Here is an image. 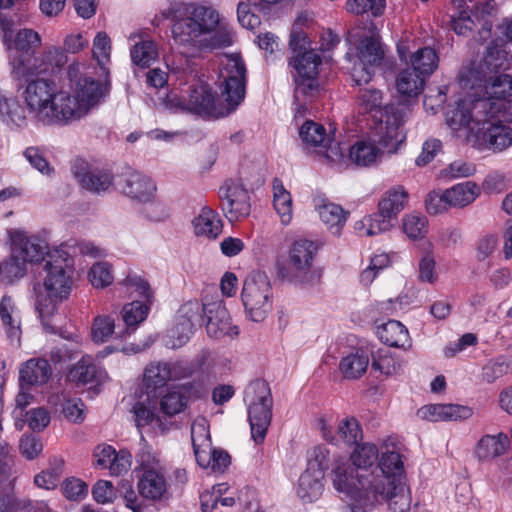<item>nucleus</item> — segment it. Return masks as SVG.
<instances>
[{
    "label": "nucleus",
    "instance_id": "f257e3e1",
    "mask_svg": "<svg viewBox=\"0 0 512 512\" xmlns=\"http://www.w3.org/2000/svg\"><path fill=\"white\" fill-rule=\"evenodd\" d=\"M479 90L461 99L446 113V122L459 138L478 149L503 151L512 144V76L488 75Z\"/></svg>",
    "mask_w": 512,
    "mask_h": 512
},
{
    "label": "nucleus",
    "instance_id": "f03ea898",
    "mask_svg": "<svg viewBox=\"0 0 512 512\" xmlns=\"http://www.w3.org/2000/svg\"><path fill=\"white\" fill-rule=\"evenodd\" d=\"M161 14L164 19L174 20V43L180 53L187 57H196L201 51L232 44V32L227 22L212 5L174 3Z\"/></svg>",
    "mask_w": 512,
    "mask_h": 512
},
{
    "label": "nucleus",
    "instance_id": "7ed1b4c3",
    "mask_svg": "<svg viewBox=\"0 0 512 512\" xmlns=\"http://www.w3.org/2000/svg\"><path fill=\"white\" fill-rule=\"evenodd\" d=\"M44 265L43 286L36 290L35 307L46 330L54 331L50 319L67 300L73 285V259L63 249L55 250Z\"/></svg>",
    "mask_w": 512,
    "mask_h": 512
},
{
    "label": "nucleus",
    "instance_id": "20e7f679",
    "mask_svg": "<svg viewBox=\"0 0 512 512\" xmlns=\"http://www.w3.org/2000/svg\"><path fill=\"white\" fill-rule=\"evenodd\" d=\"M398 119L388 115L386 121L371 124L369 135L350 147V160L357 166L367 167L375 164L385 152L396 153L405 140Z\"/></svg>",
    "mask_w": 512,
    "mask_h": 512
},
{
    "label": "nucleus",
    "instance_id": "39448f33",
    "mask_svg": "<svg viewBox=\"0 0 512 512\" xmlns=\"http://www.w3.org/2000/svg\"><path fill=\"white\" fill-rule=\"evenodd\" d=\"M21 97L33 119L43 126H65L63 90L49 79L27 81Z\"/></svg>",
    "mask_w": 512,
    "mask_h": 512
},
{
    "label": "nucleus",
    "instance_id": "423d86ee",
    "mask_svg": "<svg viewBox=\"0 0 512 512\" xmlns=\"http://www.w3.org/2000/svg\"><path fill=\"white\" fill-rule=\"evenodd\" d=\"M350 455L351 464L339 463L333 470V486L336 491L346 498L362 499L360 475L371 474V468L379 458L377 446L370 442L354 445Z\"/></svg>",
    "mask_w": 512,
    "mask_h": 512
},
{
    "label": "nucleus",
    "instance_id": "0eeeda50",
    "mask_svg": "<svg viewBox=\"0 0 512 512\" xmlns=\"http://www.w3.org/2000/svg\"><path fill=\"white\" fill-rule=\"evenodd\" d=\"M307 45V37L303 32L291 35L290 47L293 55L289 64L295 70L293 75L295 82L294 96L297 101L301 97L312 94L318 87L317 76L322 60L315 51L307 50Z\"/></svg>",
    "mask_w": 512,
    "mask_h": 512
},
{
    "label": "nucleus",
    "instance_id": "6e6552de",
    "mask_svg": "<svg viewBox=\"0 0 512 512\" xmlns=\"http://www.w3.org/2000/svg\"><path fill=\"white\" fill-rule=\"evenodd\" d=\"M71 90H63L65 126L81 120L96 109L108 96L110 84L89 77L79 80Z\"/></svg>",
    "mask_w": 512,
    "mask_h": 512
},
{
    "label": "nucleus",
    "instance_id": "1a4fd4ad",
    "mask_svg": "<svg viewBox=\"0 0 512 512\" xmlns=\"http://www.w3.org/2000/svg\"><path fill=\"white\" fill-rule=\"evenodd\" d=\"M248 407L251 437L255 443L264 441L272 418V397L268 384L262 380L251 382L244 391Z\"/></svg>",
    "mask_w": 512,
    "mask_h": 512
},
{
    "label": "nucleus",
    "instance_id": "9d476101",
    "mask_svg": "<svg viewBox=\"0 0 512 512\" xmlns=\"http://www.w3.org/2000/svg\"><path fill=\"white\" fill-rule=\"evenodd\" d=\"M241 301L247 319L263 322L273 307V289L269 278L260 272L250 274L243 283Z\"/></svg>",
    "mask_w": 512,
    "mask_h": 512
},
{
    "label": "nucleus",
    "instance_id": "9b49d317",
    "mask_svg": "<svg viewBox=\"0 0 512 512\" xmlns=\"http://www.w3.org/2000/svg\"><path fill=\"white\" fill-rule=\"evenodd\" d=\"M219 82L222 100L233 113L243 102L246 93V67L239 55H224L220 58Z\"/></svg>",
    "mask_w": 512,
    "mask_h": 512
},
{
    "label": "nucleus",
    "instance_id": "f8f14e48",
    "mask_svg": "<svg viewBox=\"0 0 512 512\" xmlns=\"http://www.w3.org/2000/svg\"><path fill=\"white\" fill-rule=\"evenodd\" d=\"M511 58L506 44L493 41L487 47L483 61L462 68L459 74L461 87L474 88L476 84H481L488 75H498L499 70L509 68Z\"/></svg>",
    "mask_w": 512,
    "mask_h": 512
},
{
    "label": "nucleus",
    "instance_id": "ddd939ff",
    "mask_svg": "<svg viewBox=\"0 0 512 512\" xmlns=\"http://www.w3.org/2000/svg\"><path fill=\"white\" fill-rule=\"evenodd\" d=\"M404 464L400 453L394 445H384L379 457L378 466L372 469L371 474L360 475V489L366 490L373 486H382L403 481Z\"/></svg>",
    "mask_w": 512,
    "mask_h": 512
},
{
    "label": "nucleus",
    "instance_id": "4468645a",
    "mask_svg": "<svg viewBox=\"0 0 512 512\" xmlns=\"http://www.w3.org/2000/svg\"><path fill=\"white\" fill-rule=\"evenodd\" d=\"M384 57V50L377 32L365 36L360 41L351 76L357 85L367 84L374 75V68L379 66Z\"/></svg>",
    "mask_w": 512,
    "mask_h": 512
},
{
    "label": "nucleus",
    "instance_id": "2eb2a0df",
    "mask_svg": "<svg viewBox=\"0 0 512 512\" xmlns=\"http://www.w3.org/2000/svg\"><path fill=\"white\" fill-rule=\"evenodd\" d=\"M188 112L214 118L226 117L232 113L223 101L216 103L215 95L208 84L196 83L185 89Z\"/></svg>",
    "mask_w": 512,
    "mask_h": 512
},
{
    "label": "nucleus",
    "instance_id": "dca6fc26",
    "mask_svg": "<svg viewBox=\"0 0 512 512\" xmlns=\"http://www.w3.org/2000/svg\"><path fill=\"white\" fill-rule=\"evenodd\" d=\"M361 501L365 505L374 506L380 499L386 500L393 512H408L411 507V493L409 487L403 482L373 486L363 490ZM360 501V499H358Z\"/></svg>",
    "mask_w": 512,
    "mask_h": 512
},
{
    "label": "nucleus",
    "instance_id": "f3484780",
    "mask_svg": "<svg viewBox=\"0 0 512 512\" xmlns=\"http://www.w3.org/2000/svg\"><path fill=\"white\" fill-rule=\"evenodd\" d=\"M219 199L222 211L230 223L240 221L250 215V197L243 185L234 181H226L219 189Z\"/></svg>",
    "mask_w": 512,
    "mask_h": 512
},
{
    "label": "nucleus",
    "instance_id": "a211bd4d",
    "mask_svg": "<svg viewBox=\"0 0 512 512\" xmlns=\"http://www.w3.org/2000/svg\"><path fill=\"white\" fill-rule=\"evenodd\" d=\"M357 107L360 113L370 114L372 124L377 121H386L388 115L399 118V130L405 122V113L403 109L393 105H383V93L375 88L361 89L357 96Z\"/></svg>",
    "mask_w": 512,
    "mask_h": 512
},
{
    "label": "nucleus",
    "instance_id": "6ab92c4d",
    "mask_svg": "<svg viewBox=\"0 0 512 512\" xmlns=\"http://www.w3.org/2000/svg\"><path fill=\"white\" fill-rule=\"evenodd\" d=\"M190 374V367L182 361L152 362L144 370L143 383L147 390L154 391L169 381L180 380Z\"/></svg>",
    "mask_w": 512,
    "mask_h": 512
},
{
    "label": "nucleus",
    "instance_id": "aec40b11",
    "mask_svg": "<svg viewBox=\"0 0 512 512\" xmlns=\"http://www.w3.org/2000/svg\"><path fill=\"white\" fill-rule=\"evenodd\" d=\"M202 312L206 319V330L209 336L220 339L238 335V327L231 324V317L221 299L204 302Z\"/></svg>",
    "mask_w": 512,
    "mask_h": 512
},
{
    "label": "nucleus",
    "instance_id": "412c9836",
    "mask_svg": "<svg viewBox=\"0 0 512 512\" xmlns=\"http://www.w3.org/2000/svg\"><path fill=\"white\" fill-rule=\"evenodd\" d=\"M317 426L323 439L335 446L352 447L362 440V429L354 417H346L340 420L334 431L325 418L318 420Z\"/></svg>",
    "mask_w": 512,
    "mask_h": 512
},
{
    "label": "nucleus",
    "instance_id": "4be33fe9",
    "mask_svg": "<svg viewBox=\"0 0 512 512\" xmlns=\"http://www.w3.org/2000/svg\"><path fill=\"white\" fill-rule=\"evenodd\" d=\"M14 257H20L27 263H36L44 259L48 253L47 242L37 235H27L23 230L8 231Z\"/></svg>",
    "mask_w": 512,
    "mask_h": 512
},
{
    "label": "nucleus",
    "instance_id": "5701e85b",
    "mask_svg": "<svg viewBox=\"0 0 512 512\" xmlns=\"http://www.w3.org/2000/svg\"><path fill=\"white\" fill-rule=\"evenodd\" d=\"M318 252V246L314 241L298 239L293 242L288 253L289 271H281L286 278H299L306 275L312 268Z\"/></svg>",
    "mask_w": 512,
    "mask_h": 512
},
{
    "label": "nucleus",
    "instance_id": "b1692460",
    "mask_svg": "<svg viewBox=\"0 0 512 512\" xmlns=\"http://www.w3.org/2000/svg\"><path fill=\"white\" fill-rule=\"evenodd\" d=\"M13 26L14 22L0 12V32L7 49H15L17 53H34L41 43L39 34L32 29H22L13 38Z\"/></svg>",
    "mask_w": 512,
    "mask_h": 512
},
{
    "label": "nucleus",
    "instance_id": "393cba45",
    "mask_svg": "<svg viewBox=\"0 0 512 512\" xmlns=\"http://www.w3.org/2000/svg\"><path fill=\"white\" fill-rule=\"evenodd\" d=\"M202 305L197 301H189L179 309V323L171 330L166 345L175 349L184 345L192 334L194 324L198 320Z\"/></svg>",
    "mask_w": 512,
    "mask_h": 512
},
{
    "label": "nucleus",
    "instance_id": "a878e982",
    "mask_svg": "<svg viewBox=\"0 0 512 512\" xmlns=\"http://www.w3.org/2000/svg\"><path fill=\"white\" fill-rule=\"evenodd\" d=\"M120 191L129 199L137 202H148L156 196L155 182L147 175L131 171L123 176Z\"/></svg>",
    "mask_w": 512,
    "mask_h": 512
},
{
    "label": "nucleus",
    "instance_id": "bb28decb",
    "mask_svg": "<svg viewBox=\"0 0 512 512\" xmlns=\"http://www.w3.org/2000/svg\"><path fill=\"white\" fill-rule=\"evenodd\" d=\"M73 174L83 189L97 195L106 193L113 184V176L106 170L79 165L74 167Z\"/></svg>",
    "mask_w": 512,
    "mask_h": 512
},
{
    "label": "nucleus",
    "instance_id": "cd10ccee",
    "mask_svg": "<svg viewBox=\"0 0 512 512\" xmlns=\"http://www.w3.org/2000/svg\"><path fill=\"white\" fill-rule=\"evenodd\" d=\"M420 419L432 422L465 420L472 416V409L456 404H429L417 411Z\"/></svg>",
    "mask_w": 512,
    "mask_h": 512
},
{
    "label": "nucleus",
    "instance_id": "c85d7f7f",
    "mask_svg": "<svg viewBox=\"0 0 512 512\" xmlns=\"http://www.w3.org/2000/svg\"><path fill=\"white\" fill-rule=\"evenodd\" d=\"M493 0H453L456 9L472 11L474 17L482 23L479 30L480 40H487L492 30Z\"/></svg>",
    "mask_w": 512,
    "mask_h": 512
},
{
    "label": "nucleus",
    "instance_id": "c756f323",
    "mask_svg": "<svg viewBox=\"0 0 512 512\" xmlns=\"http://www.w3.org/2000/svg\"><path fill=\"white\" fill-rule=\"evenodd\" d=\"M139 494L151 501L164 499L168 495L169 483L164 471H148L141 474L137 484Z\"/></svg>",
    "mask_w": 512,
    "mask_h": 512
},
{
    "label": "nucleus",
    "instance_id": "7c9ffc66",
    "mask_svg": "<svg viewBox=\"0 0 512 512\" xmlns=\"http://www.w3.org/2000/svg\"><path fill=\"white\" fill-rule=\"evenodd\" d=\"M193 230L197 237L214 240L223 229V222L217 212L209 207H203L192 221Z\"/></svg>",
    "mask_w": 512,
    "mask_h": 512
},
{
    "label": "nucleus",
    "instance_id": "2f4dec72",
    "mask_svg": "<svg viewBox=\"0 0 512 512\" xmlns=\"http://www.w3.org/2000/svg\"><path fill=\"white\" fill-rule=\"evenodd\" d=\"M321 222L326 226L328 231L339 237L346 224L349 212L345 211L340 205L322 200L316 205Z\"/></svg>",
    "mask_w": 512,
    "mask_h": 512
},
{
    "label": "nucleus",
    "instance_id": "473e14b6",
    "mask_svg": "<svg viewBox=\"0 0 512 512\" xmlns=\"http://www.w3.org/2000/svg\"><path fill=\"white\" fill-rule=\"evenodd\" d=\"M0 318L10 343L19 346L22 333L21 320L19 311L9 296H3L0 301Z\"/></svg>",
    "mask_w": 512,
    "mask_h": 512
},
{
    "label": "nucleus",
    "instance_id": "72a5a7b5",
    "mask_svg": "<svg viewBox=\"0 0 512 512\" xmlns=\"http://www.w3.org/2000/svg\"><path fill=\"white\" fill-rule=\"evenodd\" d=\"M67 377L76 384L98 383L106 377V373L91 356L86 355L69 370Z\"/></svg>",
    "mask_w": 512,
    "mask_h": 512
},
{
    "label": "nucleus",
    "instance_id": "f704fd0d",
    "mask_svg": "<svg viewBox=\"0 0 512 512\" xmlns=\"http://www.w3.org/2000/svg\"><path fill=\"white\" fill-rule=\"evenodd\" d=\"M508 445L509 439L506 434H487L478 440L474 448V456L479 461H489L504 454Z\"/></svg>",
    "mask_w": 512,
    "mask_h": 512
},
{
    "label": "nucleus",
    "instance_id": "c9c22d12",
    "mask_svg": "<svg viewBox=\"0 0 512 512\" xmlns=\"http://www.w3.org/2000/svg\"><path fill=\"white\" fill-rule=\"evenodd\" d=\"M324 476L320 469H306L299 477L297 495L303 502H314L322 494Z\"/></svg>",
    "mask_w": 512,
    "mask_h": 512
},
{
    "label": "nucleus",
    "instance_id": "e433bc0d",
    "mask_svg": "<svg viewBox=\"0 0 512 512\" xmlns=\"http://www.w3.org/2000/svg\"><path fill=\"white\" fill-rule=\"evenodd\" d=\"M133 414L136 427L141 430L149 428L151 430L164 431L163 423L156 413V403L147 397L145 400L138 401L133 406Z\"/></svg>",
    "mask_w": 512,
    "mask_h": 512
},
{
    "label": "nucleus",
    "instance_id": "4c0bfd02",
    "mask_svg": "<svg viewBox=\"0 0 512 512\" xmlns=\"http://www.w3.org/2000/svg\"><path fill=\"white\" fill-rule=\"evenodd\" d=\"M9 65L11 75L16 80L46 72V67H43L40 57H35L34 53H17L10 57Z\"/></svg>",
    "mask_w": 512,
    "mask_h": 512
},
{
    "label": "nucleus",
    "instance_id": "58836bf2",
    "mask_svg": "<svg viewBox=\"0 0 512 512\" xmlns=\"http://www.w3.org/2000/svg\"><path fill=\"white\" fill-rule=\"evenodd\" d=\"M369 351L358 348L344 356L339 364V370L344 378L357 379L367 370L370 357Z\"/></svg>",
    "mask_w": 512,
    "mask_h": 512
},
{
    "label": "nucleus",
    "instance_id": "ea45409f",
    "mask_svg": "<svg viewBox=\"0 0 512 512\" xmlns=\"http://www.w3.org/2000/svg\"><path fill=\"white\" fill-rule=\"evenodd\" d=\"M446 190V200L451 208H463L473 203L480 195V187L473 181L453 185Z\"/></svg>",
    "mask_w": 512,
    "mask_h": 512
},
{
    "label": "nucleus",
    "instance_id": "a19ab883",
    "mask_svg": "<svg viewBox=\"0 0 512 512\" xmlns=\"http://www.w3.org/2000/svg\"><path fill=\"white\" fill-rule=\"evenodd\" d=\"M25 108L17 98L0 90V120L7 125L21 127L26 123Z\"/></svg>",
    "mask_w": 512,
    "mask_h": 512
},
{
    "label": "nucleus",
    "instance_id": "79ce46f5",
    "mask_svg": "<svg viewBox=\"0 0 512 512\" xmlns=\"http://www.w3.org/2000/svg\"><path fill=\"white\" fill-rule=\"evenodd\" d=\"M273 189V207L280 222L288 226L293 219V200L290 192L284 187L283 182L275 178L272 184Z\"/></svg>",
    "mask_w": 512,
    "mask_h": 512
},
{
    "label": "nucleus",
    "instance_id": "37998d69",
    "mask_svg": "<svg viewBox=\"0 0 512 512\" xmlns=\"http://www.w3.org/2000/svg\"><path fill=\"white\" fill-rule=\"evenodd\" d=\"M408 199L409 194L403 186H394L383 194L378 208L396 221L398 214L407 205Z\"/></svg>",
    "mask_w": 512,
    "mask_h": 512
},
{
    "label": "nucleus",
    "instance_id": "c03bdc74",
    "mask_svg": "<svg viewBox=\"0 0 512 512\" xmlns=\"http://www.w3.org/2000/svg\"><path fill=\"white\" fill-rule=\"evenodd\" d=\"M151 304L152 302L145 300H134L122 307L121 317L126 325L125 334L134 332L136 327L146 320Z\"/></svg>",
    "mask_w": 512,
    "mask_h": 512
},
{
    "label": "nucleus",
    "instance_id": "a18cd8bd",
    "mask_svg": "<svg viewBox=\"0 0 512 512\" xmlns=\"http://www.w3.org/2000/svg\"><path fill=\"white\" fill-rule=\"evenodd\" d=\"M50 375L51 367L45 359H30L20 368V380L28 385L44 384Z\"/></svg>",
    "mask_w": 512,
    "mask_h": 512
},
{
    "label": "nucleus",
    "instance_id": "49530a36",
    "mask_svg": "<svg viewBox=\"0 0 512 512\" xmlns=\"http://www.w3.org/2000/svg\"><path fill=\"white\" fill-rule=\"evenodd\" d=\"M379 339L391 347H405L409 344L407 328L399 321L389 320L377 329Z\"/></svg>",
    "mask_w": 512,
    "mask_h": 512
},
{
    "label": "nucleus",
    "instance_id": "de8ad7c7",
    "mask_svg": "<svg viewBox=\"0 0 512 512\" xmlns=\"http://www.w3.org/2000/svg\"><path fill=\"white\" fill-rule=\"evenodd\" d=\"M425 78L413 68L403 69L396 78V89L399 94L406 97L418 96L424 88Z\"/></svg>",
    "mask_w": 512,
    "mask_h": 512
},
{
    "label": "nucleus",
    "instance_id": "09e8293b",
    "mask_svg": "<svg viewBox=\"0 0 512 512\" xmlns=\"http://www.w3.org/2000/svg\"><path fill=\"white\" fill-rule=\"evenodd\" d=\"M438 61L435 50L430 47H424L411 55L410 67L426 79L436 70Z\"/></svg>",
    "mask_w": 512,
    "mask_h": 512
},
{
    "label": "nucleus",
    "instance_id": "8fccbe9b",
    "mask_svg": "<svg viewBox=\"0 0 512 512\" xmlns=\"http://www.w3.org/2000/svg\"><path fill=\"white\" fill-rule=\"evenodd\" d=\"M299 136L306 147H327L330 142L325 128L313 121H306L300 127Z\"/></svg>",
    "mask_w": 512,
    "mask_h": 512
},
{
    "label": "nucleus",
    "instance_id": "3c124183",
    "mask_svg": "<svg viewBox=\"0 0 512 512\" xmlns=\"http://www.w3.org/2000/svg\"><path fill=\"white\" fill-rule=\"evenodd\" d=\"M140 445L141 447L136 455V462L142 472L141 474H145L148 471H164L165 469L158 453L147 443L142 435Z\"/></svg>",
    "mask_w": 512,
    "mask_h": 512
},
{
    "label": "nucleus",
    "instance_id": "603ef678",
    "mask_svg": "<svg viewBox=\"0 0 512 512\" xmlns=\"http://www.w3.org/2000/svg\"><path fill=\"white\" fill-rule=\"evenodd\" d=\"M429 229L426 216L418 213H409L402 218V230L410 240L424 238Z\"/></svg>",
    "mask_w": 512,
    "mask_h": 512
},
{
    "label": "nucleus",
    "instance_id": "864d4df0",
    "mask_svg": "<svg viewBox=\"0 0 512 512\" xmlns=\"http://www.w3.org/2000/svg\"><path fill=\"white\" fill-rule=\"evenodd\" d=\"M196 461L203 468H210L213 472H222L229 465L230 457L228 453L211 447L207 451L197 452Z\"/></svg>",
    "mask_w": 512,
    "mask_h": 512
},
{
    "label": "nucleus",
    "instance_id": "5fc2aeb1",
    "mask_svg": "<svg viewBox=\"0 0 512 512\" xmlns=\"http://www.w3.org/2000/svg\"><path fill=\"white\" fill-rule=\"evenodd\" d=\"M121 284L130 296L138 297V300L153 302L154 294L149 283L137 274H129Z\"/></svg>",
    "mask_w": 512,
    "mask_h": 512
},
{
    "label": "nucleus",
    "instance_id": "6e6d98bb",
    "mask_svg": "<svg viewBox=\"0 0 512 512\" xmlns=\"http://www.w3.org/2000/svg\"><path fill=\"white\" fill-rule=\"evenodd\" d=\"M191 440L194 448L195 458H197V452L207 451L212 447L209 427L205 418H197L192 423Z\"/></svg>",
    "mask_w": 512,
    "mask_h": 512
},
{
    "label": "nucleus",
    "instance_id": "4d7b16f0",
    "mask_svg": "<svg viewBox=\"0 0 512 512\" xmlns=\"http://www.w3.org/2000/svg\"><path fill=\"white\" fill-rule=\"evenodd\" d=\"M451 26L456 34L467 36L474 30H477V33L479 34V30L482 28V23L474 17L472 11L458 9V16L452 17ZM478 40L481 41L479 37Z\"/></svg>",
    "mask_w": 512,
    "mask_h": 512
},
{
    "label": "nucleus",
    "instance_id": "13d9d810",
    "mask_svg": "<svg viewBox=\"0 0 512 512\" xmlns=\"http://www.w3.org/2000/svg\"><path fill=\"white\" fill-rule=\"evenodd\" d=\"M386 7V0H347L345 9L353 15L370 12L372 16H381Z\"/></svg>",
    "mask_w": 512,
    "mask_h": 512
},
{
    "label": "nucleus",
    "instance_id": "bf43d9fd",
    "mask_svg": "<svg viewBox=\"0 0 512 512\" xmlns=\"http://www.w3.org/2000/svg\"><path fill=\"white\" fill-rule=\"evenodd\" d=\"M157 56L158 51L156 45L150 40H143L136 43L131 49V59L138 66H149L156 60Z\"/></svg>",
    "mask_w": 512,
    "mask_h": 512
},
{
    "label": "nucleus",
    "instance_id": "052dcab7",
    "mask_svg": "<svg viewBox=\"0 0 512 512\" xmlns=\"http://www.w3.org/2000/svg\"><path fill=\"white\" fill-rule=\"evenodd\" d=\"M161 411L167 416H173L182 412L187 406V397L184 393L168 391L159 402Z\"/></svg>",
    "mask_w": 512,
    "mask_h": 512
},
{
    "label": "nucleus",
    "instance_id": "680f3d73",
    "mask_svg": "<svg viewBox=\"0 0 512 512\" xmlns=\"http://www.w3.org/2000/svg\"><path fill=\"white\" fill-rule=\"evenodd\" d=\"M371 367L382 374L392 375L401 368V364L396 361L388 349H379L372 355Z\"/></svg>",
    "mask_w": 512,
    "mask_h": 512
},
{
    "label": "nucleus",
    "instance_id": "e2e57ef3",
    "mask_svg": "<svg viewBox=\"0 0 512 512\" xmlns=\"http://www.w3.org/2000/svg\"><path fill=\"white\" fill-rule=\"evenodd\" d=\"M115 320L109 315H98L92 324V338L97 343L106 342L114 333Z\"/></svg>",
    "mask_w": 512,
    "mask_h": 512
},
{
    "label": "nucleus",
    "instance_id": "0e129e2a",
    "mask_svg": "<svg viewBox=\"0 0 512 512\" xmlns=\"http://www.w3.org/2000/svg\"><path fill=\"white\" fill-rule=\"evenodd\" d=\"M26 263L19 256L14 257L11 248L10 256L1 264V277L4 281L11 282L14 279L21 278L26 274Z\"/></svg>",
    "mask_w": 512,
    "mask_h": 512
},
{
    "label": "nucleus",
    "instance_id": "69168bd1",
    "mask_svg": "<svg viewBox=\"0 0 512 512\" xmlns=\"http://www.w3.org/2000/svg\"><path fill=\"white\" fill-rule=\"evenodd\" d=\"M439 274L436 270V260L432 252H426L419 260L418 279L423 283L435 284Z\"/></svg>",
    "mask_w": 512,
    "mask_h": 512
},
{
    "label": "nucleus",
    "instance_id": "338daca9",
    "mask_svg": "<svg viewBox=\"0 0 512 512\" xmlns=\"http://www.w3.org/2000/svg\"><path fill=\"white\" fill-rule=\"evenodd\" d=\"M476 172L475 165L463 160H456L439 172V176L445 180L469 177Z\"/></svg>",
    "mask_w": 512,
    "mask_h": 512
},
{
    "label": "nucleus",
    "instance_id": "774afa93",
    "mask_svg": "<svg viewBox=\"0 0 512 512\" xmlns=\"http://www.w3.org/2000/svg\"><path fill=\"white\" fill-rule=\"evenodd\" d=\"M89 281L97 288L109 286L113 281L111 266L106 262L95 263L89 271Z\"/></svg>",
    "mask_w": 512,
    "mask_h": 512
}]
</instances>
